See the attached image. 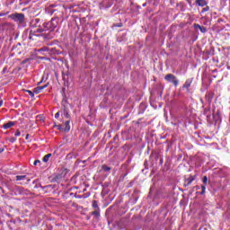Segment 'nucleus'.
<instances>
[{"label":"nucleus","mask_w":230,"mask_h":230,"mask_svg":"<svg viewBox=\"0 0 230 230\" xmlns=\"http://www.w3.org/2000/svg\"><path fill=\"white\" fill-rule=\"evenodd\" d=\"M60 18L58 16L51 18L49 22H43V28H40L39 31H55L60 28Z\"/></svg>","instance_id":"1"},{"label":"nucleus","mask_w":230,"mask_h":230,"mask_svg":"<svg viewBox=\"0 0 230 230\" xmlns=\"http://www.w3.org/2000/svg\"><path fill=\"white\" fill-rule=\"evenodd\" d=\"M10 19L16 22L20 28H26V18L24 13H14L9 15Z\"/></svg>","instance_id":"2"},{"label":"nucleus","mask_w":230,"mask_h":230,"mask_svg":"<svg viewBox=\"0 0 230 230\" xmlns=\"http://www.w3.org/2000/svg\"><path fill=\"white\" fill-rule=\"evenodd\" d=\"M29 26L30 28H38L37 31L39 33L44 32L40 31V28H44V22H42V20H40V18H33L32 20H31Z\"/></svg>","instance_id":"3"},{"label":"nucleus","mask_w":230,"mask_h":230,"mask_svg":"<svg viewBox=\"0 0 230 230\" xmlns=\"http://www.w3.org/2000/svg\"><path fill=\"white\" fill-rule=\"evenodd\" d=\"M164 80H166V82H169V84H172L174 87H177L179 85V79H177V76L173 75L172 74H167L164 76Z\"/></svg>","instance_id":"4"},{"label":"nucleus","mask_w":230,"mask_h":230,"mask_svg":"<svg viewBox=\"0 0 230 230\" xmlns=\"http://www.w3.org/2000/svg\"><path fill=\"white\" fill-rule=\"evenodd\" d=\"M14 191L16 195H28V190L24 189V187L16 186Z\"/></svg>","instance_id":"5"},{"label":"nucleus","mask_w":230,"mask_h":230,"mask_svg":"<svg viewBox=\"0 0 230 230\" xmlns=\"http://www.w3.org/2000/svg\"><path fill=\"white\" fill-rule=\"evenodd\" d=\"M191 84H193V77L188 78L183 84L181 89H185L187 93H190V87H191Z\"/></svg>","instance_id":"6"},{"label":"nucleus","mask_w":230,"mask_h":230,"mask_svg":"<svg viewBox=\"0 0 230 230\" xmlns=\"http://www.w3.org/2000/svg\"><path fill=\"white\" fill-rule=\"evenodd\" d=\"M203 184L201 185V192L199 195H204L206 193V186H208V176H204L202 179Z\"/></svg>","instance_id":"7"},{"label":"nucleus","mask_w":230,"mask_h":230,"mask_svg":"<svg viewBox=\"0 0 230 230\" xmlns=\"http://www.w3.org/2000/svg\"><path fill=\"white\" fill-rule=\"evenodd\" d=\"M197 179V176L190 175L189 178L185 179L183 186L186 188L188 186H190L191 182Z\"/></svg>","instance_id":"8"},{"label":"nucleus","mask_w":230,"mask_h":230,"mask_svg":"<svg viewBox=\"0 0 230 230\" xmlns=\"http://www.w3.org/2000/svg\"><path fill=\"white\" fill-rule=\"evenodd\" d=\"M37 33H39V31H37V30L36 31L31 30L29 32L30 40H35L34 37H40V34H37Z\"/></svg>","instance_id":"9"},{"label":"nucleus","mask_w":230,"mask_h":230,"mask_svg":"<svg viewBox=\"0 0 230 230\" xmlns=\"http://www.w3.org/2000/svg\"><path fill=\"white\" fill-rule=\"evenodd\" d=\"M48 85H49V84H45L43 86H38V87L34 88L33 89L34 94L40 93L43 91V89H46V87H48Z\"/></svg>","instance_id":"10"},{"label":"nucleus","mask_w":230,"mask_h":230,"mask_svg":"<svg viewBox=\"0 0 230 230\" xmlns=\"http://www.w3.org/2000/svg\"><path fill=\"white\" fill-rule=\"evenodd\" d=\"M205 100L207 102H208V105H211V102H213V93H207L205 95Z\"/></svg>","instance_id":"11"},{"label":"nucleus","mask_w":230,"mask_h":230,"mask_svg":"<svg viewBox=\"0 0 230 230\" xmlns=\"http://www.w3.org/2000/svg\"><path fill=\"white\" fill-rule=\"evenodd\" d=\"M195 4L196 6L204 8V6H208V2L206 0H196Z\"/></svg>","instance_id":"12"},{"label":"nucleus","mask_w":230,"mask_h":230,"mask_svg":"<svg viewBox=\"0 0 230 230\" xmlns=\"http://www.w3.org/2000/svg\"><path fill=\"white\" fill-rule=\"evenodd\" d=\"M113 4H114V1L113 0H105L103 2L104 8H111V6H112Z\"/></svg>","instance_id":"13"},{"label":"nucleus","mask_w":230,"mask_h":230,"mask_svg":"<svg viewBox=\"0 0 230 230\" xmlns=\"http://www.w3.org/2000/svg\"><path fill=\"white\" fill-rule=\"evenodd\" d=\"M70 121L67 120L65 122L64 125H62L64 132H69L71 130V126L69 125Z\"/></svg>","instance_id":"14"},{"label":"nucleus","mask_w":230,"mask_h":230,"mask_svg":"<svg viewBox=\"0 0 230 230\" xmlns=\"http://www.w3.org/2000/svg\"><path fill=\"white\" fill-rule=\"evenodd\" d=\"M55 12H57V9L53 8V5L48 7L46 9V13H48L49 15H53V13H55Z\"/></svg>","instance_id":"15"},{"label":"nucleus","mask_w":230,"mask_h":230,"mask_svg":"<svg viewBox=\"0 0 230 230\" xmlns=\"http://www.w3.org/2000/svg\"><path fill=\"white\" fill-rule=\"evenodd\" d=\"M62 116H64L65 118H66L67 119H69V118H71V116L69 115V110L67 108H64L63 111H62Z\"/></svg>","instance_id":"16"},{"label":"nucleus","mask_w":230,"mask_h":230,"mask_svg":"<svg viewBox=\"0 0 230 230\" xmlns=\"http://www.w3.org/2000/svg\"><path fill=\"white\" fill-rule=\"evenodd\" d=\"M13 125H15V122H13V121H9V122L4 124L3 128H4V129H8V128H12V127H13Z\"/></svg>","instance_id":"17"},{"label":"nucleus","mask_w":230,"mask_h":230,"mask_svg":"<svg viewBox=\"0 0 230 230\" xmlns=\"http://www.w3.org/2000/svg\"><path fill=\"white\" fill-rule=\"evenodd\" d=\"M211 111V108H205L203 111L204 116H207V118H211V114H209Z\"/></svg>","instance_id":"18"},{"label":"nucleus","mask_w":230,"mask_h":230,"mask_svg":"<svg viewBox=\"0 0 230 230\" xmlns=\"http://www.w3.org/2000/svg\"><path fill=\"white\" fill-rule=\"evenodd\" d=\"M93 217H96V218H100V208L95 209L91 213Z\"/></svg>","instance_id":"19"},{"label":"nucleus","mask_w":230,"mask_h":230,"mask_svg":"<svg viewBox=\"0 0 230 230\" xmlns=\"http://www.w3.org/2000/svg\"><path fill=\"white\" fill-rule=\"evenodd\" d=\"M49 157H51V154L46 155L42 158L43 163H48V161H49Z\"/></svg>","instance_id":"20"},{"label":"nucleus","mask_w":230,"mask_h":230,"mask_svg":"<svg viewBox=\"0 0 230 230\" xmlns=\"http://www.w3.org/2000/svg\"><path fill=\"white\" fill-rule=\"evenodd\" d=\"M25 93H27L31 98H35V93H33L31 90H26Z\"/></svg>","instance_id":"21"},{"label":"nucleus","mask_w":230,"mask_h":230,"mask_svg":"<svg viewBox=\"0 0 230 230\" xmlns=\"http://www.w3.org/2000/svg\"><path fill=\"white\" fill-rule=\"evenodd\" d=\"M102 170H103V172H109L110 170H111V168L110 166H108L107 164H103L102 166Z\"/></svg>","instance_id":"22"},{"label":"nucleus","mask_w":230,"mask_h":230,"mask_svg":"<svg viewBox=\"0 0 230 230\" xmlns=\"http://www.w3.org/2000/svg\"><path fill=\"white\" fill-rule=\"evenodd\" d=\"M92 206H93V209H95V210L100 209V207H98V201H96V200L93 201Z\"/></svg>","instance_id":"23"},{"label":"nucleus","mask_w":230,"mask_h":230,"mask_svg":"<svg viewBox=\"0 0 230 230\" xmlns=\"http://www.w3.org/2000/svg\"><path fill=\"white\" fill-rule=\"evenodd\" d=\"M112 28H123V22L113 23Z\"/></svg>","instance_id":"24"},{"label":"nucleus","mask_w":230,"mask_h":230,"mask_svg":"<svg viewBox=\"0 0 230 230\" xmlns=\"http://www.w3.org/2000/svg\"><path fill=\"white\" fill-rule=\"evenodd\" d=\"M26 179V175H17L16 181H24Z\"/></svg>","instance_id":"25"},{"label":"nucleus","mask_w":230,"mask_h":230,"mask_svg":"<svg viewBox=\"0 0 230 230\" xmlns=\"http://www.w3.org/2000/svg\"><path fill=\"white\" fill-rule=\"evenodd\" d=\"M55 128H57L58 130H62L64 132V127L62 125H54Z\"/></svg>","instance_id":"26"},{"label":"nucleus","mask_w":230,"mask_h":230,"mask_svg":"<svg viewBox=\"0 0 230 230\" xmlns=\"http://www.w3.org/2000/svg\"><path fill=\"white\" fill-rule=\"evenodd\" d=\"M205 12H209V6L206 5L200 12V13H205Z\"/></svg>","instance_id":"27"},{"label":"nucleus","mask_w":230,"mask_h":230,"mask_svg":"<svg viewBox=\"0 0 230 230\" xmlns=\"http://www.w3.org/2000/svg\"><path fill=\"white\" fill-rule=\"evenodd\" d=\"M199 31H201V33H206L208 31V28L201 26Z\"/></svg>","instance_id":"28"},{"label":"nucleus","mask_w":230,"mask_h":230,"mask_svg":"<svg viewBox=\"0 0 230 230\" xmlns=\"http://www.w3.org/2000/svg\"><path fill=\"white\" fill-rule=\"evenodd\" d=\"M194 29L195 30H200V28L202 27V26H200V24H199V23H194Z\"/></svg>","instance_id":"29"},{"label":"nucleus","mask_w":230,"mask_h":230,"mask_svg":"<svg viewBox=\"0 0 230 230\" xmlns=\"http://www.w3.org/2000/svg\"><path fill=\"white\" fill-rule=\"evenodd\" d=\"M38 51L39 52H40V51H49V49H48V47H43V48L40 49Z\"/></svg>","instance_id":"30"},{"label":"nucleus","mask_w":230,"mask_h":230,"mask_svg":"<svg viewBox=\"0 0 230 230\" xmlns=\"http://www.w3.org/2000/svg\"><path fill=\"white\" fill-rule=\"evenodd\" d=\"M3 75H5V73H8V67L4 66L2 71Z\"/></svg>","instance_id":"31"},{"label":"nucleus","mask_w":230,"mask_h":230,"mask_svg":"<svg viewBox=\"0 0 230 230\" xmlns=\"http://www.w3.org/2000/svg\"><path fill=\"white\" fill-rule=\"evenodd\" d=\"M14 136H15L16 137H19V136H21V131L16 130Z\"/></svg>","instance_id":"32"},{"label":"nucleus","mask_w":230,"mask_h":230,"mask_svg":"<svg viewBox=\"0 0 230 230\" xmlns=\"http://www.w3.org/2000/svg\"><path fill=\"white\" fill-rule=\"evenodd\" d=\"M16 141H17V138H15V137H11L10 138L11 143H15Z\"/></svg>","instance_id":"33"},{"label":"nucleus","mask_w":230,"mask_h":230,"mask_svg":"<svg viewBox=\"0 0 230 230\" xmlns=\"http://www.w3.org/2000/svg\"><path fill=\"white\" fill-rule=\"evenodd\" d=\"M38 164H40V160L34 161V166H37Z\"/></svg>","instance_id":"34"},{"label":"nucleus","mask_w":230,"mask_h":230,"mask_svg":"<svg viewBox=\"0 0 230 230\" xmlns=\"http://www.w3.org/2000/svg\"><path fill=\"white\" fill-rule=\"evenodd\" d=\"M5 15H8V12L7 13H0V17H4Z\"/></svg>","instance_id":"35"},{"label":"nucleus","mask_w":230,"mask_h":230,"mask_svg":"<svg viewBox=\"0 0 230 230\" xmlns=\"http://www.w3.org/2000/svg\"><path fill=\"white\" fill-rule=\"evenodd\" d=\"M60 117V111H58L56 114H55V118L58 119V118Z\"/></svg>","instance_id":"36"},{"label":"nucleus","mask_w":230,"mask_h":230,"mask_svg":"<svg viewBox=\"0 0 230 230\" xmlns=\"http://www.w3.org/2000/svg\"><path fill=\"white\" fill-rule=\"evenodd\" d=\"M0 107H3V101H0Z\"/></svg>","instance_id":"37"},{"label":"nucleus","mask_w":230,"mask_h":230,"mask_svg":"<svg viewBox=\"0 0 230 230\" xmlns=\"http://www.w3.org/2000/svg\"><path fill=\"white\" fill-rule=\"evenodd\" d=\"M196 190H200V187L199 186H196L194 187Z\"/></svg>","instance_id":"38"},{"label":"nucleus","mask_w":230,"mask_h":230,"mask_svg":"<svg viewBox=\"0 0 230 230\" xmlns=\"http://www.w3.org/2000/svg\"><path fill=\"white\" fill-rule=\"evenodd\" d=\"M28 137H30V135L27 134L25 139H28Z\"/></svg>","instance_id":"39"},{"label":"nucleus","mask_w":230,"mask_h":230,"mask_svg":"<svg viewBox=\"0 0 230 230\" xmlns=\"http://www.w3.org/2000/svg\"><path fill=\"white\" fill-rule=\"evenodd\" d=\"M44 39H49L48 35L44 36Z\"/></svg>","instance_id":"40"},{"label":"nucleus","mask_w":230,"mask_h":230,"mask_svg":"<svg viewBox=\"0 0 230 230\" xmlns=\"http://www.w3.org/2000/svg\"><path fill=\"white\" fill-rule=\"evenodd\" d=\"M63 80H66V76L65 75L63 76Z\"/></svg>","instance_id":"41"},{"label":"nucleus","mask_w":230,"mask_h":230,"mask_svg":"<svg viewBox=\"0 0 230 230\" xmlns=\"http://www.w3.org/2000/svg\"><path fill=\"white\" fill-rule=\"evenodd\" d=\"M39 84H42V80L40 82V83H38Z\"/></svg>","instance_id":"42"},{"label":"nucleus","mask_w":230,"mask_h":230,"mask_svg":"<svg viewBox=\"0 0 230 230\" xmlns=\"http://www.w3.org/2000/svg\"><path fill=\"white\" fill-rule=\"evenodd\" d=\"M30 181H31V180H30V179H28V180H27V182H30Z\"/></svg>","instance_id":"43"}]
</instances>
